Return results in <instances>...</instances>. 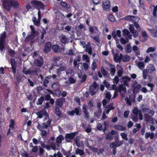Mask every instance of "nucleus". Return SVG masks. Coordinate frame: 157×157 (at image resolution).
Returning <instances> with one entry per match:
<instances>
[{
	"label": "nucleus",
	"mask_w": 157,
	"mask_h": 157,
	"mask_svg": "<svg viewBox=\"0 0 157 157\" xmlns=\"http://www.w3.org/2000/svg\"><path fill=\"white\" fill-rule=\"evenodd\" d=\"M44 5L42 2L33 0L27 3L26 6V8L27 11H29L30 9L34 10L36 8L39 10L40 8L44 9Z\"/></svg>",
	"instance_id": "obj_1"
},
{
	"label": "nucleus",
	"mask_w": 157,
	"mask_h": 157,
	"mask_svg": "<svg viewBox=\"0 0 157 157\" xmlns=\"http://www.w3.org/2000/svg\"><path fill=\"white\" fill-rule=\"evenodd\" d=\"M6 36L5 31H4L0 34V52L1 53H4L5 51L6 38Z\"/></svg>",
	"instance_id": "obj_2"
},
{
	"label": "nucleus",
	"mask_w": 157,
	"mask_h": 157,
	"mask_svg": "<svg viewBox=\"0 0 157 157\" xmlns=\"http://www.w3.org/2000/svg\"><path fill=\"white\" fill-rule=\"evenodd\" d=\"M117 91L119 92L120 95L122 98L125 96V94L127 92V89L126 86L124 84H120L117 88Z\"/></svg>",
	"instance_id": "obj_3"
},
{
	"label": "nucleus",
	"mask_w": 157,
	"mask_h": 157,
	"mask_svg": "<svg viewBox=\"0 0 157 157\" xmlns=\"http://www.w3.org/2000/svg\"><path fill=\"white\" fill-rule=\"evenodd\" d=\"M3 6L5 9L7 11H9L11 9L10 0H4L3 2Z\"/></svg>",
	"instance_id": "obj_4"
},
{
	"label": "nucleus",
	"mask_w": 157,
	"mask_h": 157,
	"mask_svg": "<svg viewBox=\"0 0 157 157\" xmlns=\"http://www.w3.org/2000/svg\"><path fill=\"white\" fill-rule=\"evenodd\" d=\"M77 132H76L66 134L65 137L66 140L67 142H71L70 140H68V139H69L70 140H72L74 138Z\"/></svg>",
	"instance_id": "obj_5"
},
{
	"label": "nucleus",
	"mask_w": 157,
	"mask_h": 157,
	"mask_svg": "<svg viewBox=\"0 0 157 157\" xmlns=\"http://www.w3.org/2000/svg\"><path fill=\"white\" fill-rule=\"evenodd\" d=\"M10 61L11 68L13 70L12 72L14 75H15L16 72V68L17 67V64L14 59L11 58Z\"/></svg>",
	"instance_id": "obj_6"
},
{
	"label": "nucleus",
	"mask_w": 157,
	"mask_h": 157,
	"mask_svg": "<svg viewBox=\"0 0 157 157\" xmlns=\"http://www.w3.org/2000/svg\"><path fill=\"white\" fill-rule=\"evenodd\" d=\"M79 109H80V107L75 108L74 110H72L71 111H68V113L69 115L72 116H74L75 113L77 115H80V114L79 113Z\"/></svg>",
	"instance_id": "obj_7"
},
{
	"label": "nucleus",
	"mask_w": 157,
	"mask_h": 157,
	"mask_svg": "<svg viewBox=\"0 0 157 157\" xmlns=\"http://www.w3.org/2000/svg\"><path fill=\"white\" fill-rule=\"evenodd\" d=\"M43 59L41 56L40 57L39 59H35L34 60V63L35 65L40 67L43 64Z\"/></svg>",
	"instance_id": "obj_8"
},
{
	"label": "nucleus",
	"mask_w": 157,
	"mask_h": 157,
	"mask_svg": "<svg viewBox=\"0 0 157 157\" xmlns=\"http://www.w3.org/2000/svg\"><path fill=\"white\" fill-rule=\"evenodd\" d=\"M51 43L50 42H47L45 45L44 51L47 53L48 52L51 48Z\"/></svg>",
	"instance_id": "obj_9"
},
{
	"label": "nucleus",
	"mask_w": 157,
	"mask_h": 157,
	"mask_svg": "<svg viewBox=\"0 0 157 157\" xmlns=\"http://www.w3.org/2000/svg\"><path fill=\"white\" fill-rule=\"evenodd\" d=\"M60 4L61 6L65 9L67 12L69 11V10H70L71 7L66 2L62 1L60 2Z\"/></svg>",
	"instance_id": "obj_10"
},
{
	"label": "nucleus",
	"mask_w": 157,
	"mask_h": 157,
	"mask_svg": "<svg viewBox=\"0 0 157 157\" xmlns=\"http://www.w3.org/2000/svg\"><path fill=\"white\" fill-rule=\"evenodd\" d=\"M83 112L84 114V117L88 119L89 118V113L87 111V106L84 104L82 107Z\"/></svg>",
	"instance_id": "obj_11"
},
{
	"label": "nucleus",
	"mask_w": 157,
	"mask_h": 157,
	"mask_svg": "<svg viewBox=\"0 0 157 157\" xmlns=\"http://www.w3.org/2000/svg\"><path fill=\"white\" fill-rule=\"evenodd\" d=\"M146 70L148 73H151L155 71V69L153 65L149 64L147 66Z\"/></svg>",
	"instance_id": "obj_12"
},
{
	"label": "nucleus",
	"mask_w": 157,
	"mask_h": 157,
	"mask_svg": "<svg viewBox=\"0 0 157 157\" xmlns=\"http://www.w3.org/2000/svg\"><path fill=\"white\" fill-rule=\"evenodd\" d=\"M51 123V121L48 119V121L46 122H44L42 124V127L43 128L47 129L49 127H50Z\"/></svg>",
	"instance_id": "obj_13"
},
{
	"label": "nucleus",
	"mask_w": 157,
	"mask_h": 157,
	"mask_svg": "<svg viewBox=\"0 0 157 157\" xmlns=\"http://www.w3.org/2000/svg\"><path fill=\"white\" fill-rule=\"evenodd\" d=\"M103 8L104 10H105L109 9L110 3L109 1H107L103 2Z\"/></svg>",
	"instance_id": "obj_14"
},
{
	"label": "nucleus",
	"mask_w": 157,
	"mask_h": 157,
	"mask_svg": "<svg viewBox=\"0 0 157 157\" xmlns=\"http://www.w3.org/2000/svg\"><path fill=\"white\" fill-rule=\"evenodd\" d=\"M66 70V67L64 66H62L59 67V68L57 69L56 73L59 76L61 74V72Z\"/></svg>",
	"instance_id": "obj_15"
},
{
	"label": "nucleus",
	"mask_w": 157,
	"mask_h": 157,
	"mask_svg": "<svg viewBox=\"0 0 157 157\" xmlns=\"http://www.w3.org/2000/svg\"><path fill=\"white\" fill-rule=\"evenodd\" d=\"M114 127L117 130L121 131H125L126 128L125 127L119 124H116L114 126Z\"/></svg>",
	"instance_id": "obj_16"
},
{
	"label": "nucleus",
	"mask_w": 157,
	"mask_h": 157,
	"mask_svg": "<svg viewBox=\"0 0 157 157\" xmlns=\"http://www.w3.org/2000/svg\"><path fill=\"white\" fill-rule=\"evenodd\" d=\"M11 6L14 8H17L19 6L18 3L16 0H10Z\"/></svg>",
	"instance_id": "obj_17"
},
{
	"label": "nucleus",
	"mask_w": 157,
	"mask_h": 157,
	"mask_svg": "<svg viewBox=\"0 0 157 157\" xmlns=\"http://www.w3.org/2000/svg\"><path fill=\"white\" fill-rule=\"evenodd\" d=\"M114 144V146L115 147H119L123 144V142L122 141H120L118 138H117L116 139L115 142H112Z\"/></svg>",
	"instance_id": "obj_18"
},
{
	"label": "nucleus",
	"mask_w": 157,
	"mask_h": 157,
	"mask_svg": "<svg viewBox=\"0 0 157 157\" xmlns=\"http://www.w3.org/2000/svg\"><path fill=\"white\" fill-rule=\"evenodd\" d=\"M129 29L130 32L133 35H135L136 34L137 35L138 34L136 30H135L133 25L130 24L129 25Z\"/></svg>",
	"instance_id": "obj_19"
},
{
	"label": "nucleus",
	"mask_w": 157,
	"mask_h": 157,
	"mask_svg": "<svg viewBox=\"0 0 157 157\" xmlns=\"http://www.w3.org/2000/svg\"><path fill=\"white\" fill-rule=\"evenodd\" d=\"M63 140V136L62 135H60L56 138V142L58 146H59V144L62 143V140Z\"/></svg>",
	"instance_id": "obj_20"
},
{
	"label": "nucleus",
	"mask_w": 157,
	"mask_h": 157,
	"mask_svg": "<svg viewBox=\"0 0 157 157\" xmlns=\"http://www.w3.org/2000/svg\"><path fill=\"white\" fill-rule=\"evenodd\" d=\"M63 105V100L60 98L57 99L56 101V106L60 107Z\"/></svg>",
	"instance_id": "obj_21"
},
{
	"label": "nucleus",
	"mask_w": 157,
	"mask_h": 157,
	"mask_svg": "<svg viewBox=\"0 0 157 157\" xmlns=\"http://www.w3.org/2000/svg\"><path fill=\"white\" fill-rule=\"evenodd\" d=\"M148 30L150 32L151 35L152 36L154 37H157V30L156 29H148Z\"/></svg>",
	"instance_id": "obj_22"
},
{
	"label": "nucleus",
	"mask_w": 157,
	"mask_h": 157,
	"mask_svg": "<svg viewBox=\"0 0 157 157\" xmlns=\"http://www.w3.org/2000/svg\"><path fill=\"white\" fill-rule=\"evenodd\" d=\"M59 38L62 43L65 44L67 43V39L65 35L62 34L59 36Z\"/></svg>",
	"instance_id": "obj_23"
},
{
	"label": "nucleus",
	"mask_w": 157,
	"mask_h": 157,
	"mask_svg": "<svg viewBox=\"0 0 157 157\" xmlns=\"http://www.w3.org/2000/svg\"><path fill=\"white\" fill-rule=\"evenodd\" d=\"M135 126L136 128H134L132 131V132L134 134H135L137 132L139 131L141 127L140 124H135Z\"/></svg>",
	"instance_id": "obj_24"
},
{
	"label": "nucleus",
	"mask_w": 157,
	"mask_h": 157,
	"mask_svg": "<svg viewBox=\"0 0 157 157\" xmlns=\"http://www.w3.org/2000/svg\"><path fill=\"white\" fill-rule=\"evenodd\" d=\"M32 21L33 22L34 25L39 26L40 25V19H38L37 20L36 17H33L32 18Z\"/></svg>",
	"instance_id": "obj_25"
},
{
	"label": "nucleus",
	"mask_w": 157,
	"mask_h": 157,
	"mask_svg": "<svg viewBox=\"0 0 157 157\" xmlns=\"http://www.w3.org/2000/svg\"><path fill=\"white\" fill-rule=\"evenodd\" d=\"M101 71L104 77L107 78L108 77L109 75L107 71L105 70L103 67H101Z\"/></svg>",
	"instance_id": "obj_26"
},
{
	"label": "nucleus",
	"mask_w": 157,
	"mask_h": 157,
	"mask_svg": "<svg viewBox=\"0 0 157 157\" xmlns=\"http://www.w3.org/2000/svg\"><path fill=\"white\" fill-rule=\"evenodd\" d=\"M54 94L58 97H60L61 94V91L60 87H57L54 90Z\"/></svg>",
	"instance_id": "obj_27"
},
{
	"label": "nucleus",
	"mask_w": 157,
	"mask_h": 157,
	"mask_svg": "<svg viewBox=\"0 0 157 157\" xmlns=\"http://www.w3.org/2000/svg\"><path fill=\"white\" fill-rule=\"evenodd\" d=\"M123 33L124 35L127 36L129 39H131L132 37V35L130 34L129 32L127 29H124L123 30Z\"/></svg>",
	"instance_id": "obj_28"
},
{
	"label": "nucleus",
	"mask_w": 157,
	"mask_h": 157,
	"mask_svg": "<svg viewBox=\"0 0 157 157\" xmlns=\"http://www.w3.org/2000/svg\"><path fill=\"white\" fill-rule=\"evenodd\" d=\"M113 60L116 63H120L121 61V60L119 58L118 54L117 53H116L114 55Z\"/></svg>",
	"instance_id": "obj_29"
},
{
	"label": "nucleus",
	"mask_w": 157,
	"mask_h": 157,
	"mask_svg": "<svg viewBox=\"0 0 157 157\" xmlns=\"http://www.w3.org/2000/svg\"><path fill=\"white\" fill-rule=\"evenodd\" d=\"M47 113L46 111L43 110L41 111L36 113V114L38 116V117L41 118H42L43 116Z\"/></svg>",
	"instance_id": "obj_30"
},
{
	"label": "nucleus",
	"mask_w": 157,
	"mask_h": 157,
	"mask_svg": "<svg viewBox=\"0 0 157 157\" xmlns=\"http://www.w3.org/2000/svg\"><path fill=\"white\" fill-rule=\"evenodd\" d=\"M116 71L115 67L113 65L111 66L110 68V74L112 76H114Z\"/></svg>",
	"instance_id": "obj_31"
},
{
	"label": "nucleus",
	"mask_w": 157,
	"mask_h": 157,
	"mask_svg": "<svg viewBox=\"0 0 157 157\" xmlns=\"http://www.w3.org/2000/svg\"><path fill=\"white\" fill-rule=\"evenodd\" d=\"M108 109H107L106 111V113L107 114H108L109 112L112 110L115 109V107L114 106H113V104L112 103H111L110 105H109L107 107Z\"/></svg>",
	"instance_id": "obj_32"
},
{
	"label": "nucleus",
	"mask_w": 157,
	"mask_h": 157,
	"mask_svg": "<svg viewBox=\"0 0 157 157\" xmlns=\"http://www.w3.org/2000/svg\"><path fill=\"white\" fill-rule=\"evenodd\" d=\"M61 151L63 154L66 156H70L71 155V151L70 150L66 151L63 148Z\"/></svg>",
	"instance_id": "obj_33"
},
{
	"label": "nucleus",
	"mask_w": 157,
	"mask_h": 157,
	"mask_svg": "<svg viewBox=\"0 0 157 157\" xmlns=\"http://www.w3.org/2000/svg\"><path fill=\"white\" fill-rule=\"evenodd\" d=\"M26 67H23L22 72L23 73L27 75L28 74H31L32 73V71L30 70H26Z\"/></svg>",
	"instance_id": "obj_34"
},
{
	"label": "nucleus",
	"mask_w": 157,
	"mask_h": 157,
	"mask_svg": "<svg viewBox=\"0 0 157 157\" xmlns=\"http://www.w3.org/2000/svg\"><path fill=\"white\" fill-rule=\"evenodd\" d=\"M114 144L113 143H111L110 144L109 147L110 148H113V154L114 155H115L116 154L117 151H116V147H115L114 146Z\"/></svg>",
	"instance_id": "obj_35"
},
{
	"label": "nucleus",
	"mask_w": 157,
	"mask_h": 157,
	"mask_svg": "<svg viewBox=\"0 0 157 157\" xmlns=\"http://www.w3.org/2000/svg\"><path fill=\"white\" fill-rule=\"evenodd\" d=\"M108 18L109 20L113 22H114L115 20L114 16L112 14H110L108 15Z\"/></svg>",
	"instance_id": "obj_36"
},
{
	"label": "nucleus",
	"mask_w": 157,
	"mask_h": 157,
	"mask_svg": "<svg viewBox=\"0 0 157 157\" xmlns=\"http://www.w3.org/2000/svg\"><path fill=\"white\" fill-rule=\"evenodd\" d=\"M61 59V57L59 56L55 57H53L54 64H55V65L57 67L59 66V65L57 64V62L59 61Z\"/></svg>",
	"instance_id": "obj_37"
},
{
	"label": "nucleus",
	"mask_w": 157,
	"mask_h": 157,
	"mask_svg": "<svg viewBox=\"0 0 157 157\" xmlns=\"http://www.w3.org/2000/svg\"><path fill=\"white\" fill-rule=\"evenodd\" d=\"M75 153L76 154H79L80 155H82L84 154V151L82 149L77 148L75 151Z\"/></svg>",
	"instance_id": "obj_38"
},
{
	"label": "nucleus",
	"mask_w": 157,
	"mask_h": 157,
	"mask_svg": "<svg viewBox=\"0 0 157 157\" xmlns=\"http://www.w3.org/2000/svg\"><path fill=\"white\" fill-rule=\"evenodd\" d=\"M44 100V97L43 96H41L39 98H38V101L36 102V104L37 105H41L42 104Z\"/></svg>",
	"instance_id": "obj_39"
},
{
	"label": "nucleus",
	"mask_w": 157,
	"mask_h": 157,
	"mask_svg": "<svg viewBox=\"0 0 157 157\" xmlns=\"http://www.w3.org/2000/svg\"><path fill=\"white\" fill-rule=\"evenodd\" d=\"M15 121L13 119H11L10 120V123L9 125L10 128H11L12 129H14V128Z\"/></svg>",
	"instance_id": "obj_40"
},
{
	"label": "nucleus",
	"mask_w": 157,
	"mask_h": 157,
	"mask_svg": "<svg viewBox=\"0 0 157 157\" xmlns=\"http://www.w3.org/2000/svg\"><path fill=\"white\" fill-rule=\"evenodd\" d=\"M137 65L139 69L141 70L143 69L145 66L143 62H139L137 64Z\"/></svg>",
	"instance_id": "obj_41"
},
{
	"label": "nucleus",
	"mask_w": 157,
	"mask_h": 157,
	"mask_svg": "<svg viewBox=\"0 0 157 157\" xmlns=\"http://www.w3.org/2000/svg\"><path fill=\"white\" fill-rule=\"evenodd\" d=\"M55 113L58 116H60L61 115V113L60 110L59 108L57 107H56L55 109Z\"/></svg>",
	"instance_id": "obj_42"
},
{
	"label": "nucleus",
	"mask_w": 157,
	"mask_h": 157,
	"mask_svg": "<svg viewBox=\"0 0 157 157\" xmlns=\"http://www.w3.org/2000/svg\"><path fill=\"white\" fill-rule=\"evenodd\" d=\"M59 48V46L58 45H54L52 47V49L55 53H57L58 52Z\"/></svg>",
	"instance_id": "obj_43"
},
{
	"label": "nucleus",
	"mask_w": 157,
	"mask_h": 157,
	"mask_svg": "<svg viewBox=\"0 0 157 157\" xmlns=\"http://www.w3.org/2000/svg\"><path fill=\"white\" fill-rule=\"evenodd\" d=\"M130 57L128 55L123 56V58L122 59L123 62H128L130 60Z\"/></svg>",
	"instance_id": "obj_44"
},
{
	"label": "nucleus",
	"mask_w": 157,
	"mask_h": 157,
	"mask_svg": "<svg viewBox=\"0 0 157 157\" xmlns=\"http://www.w3.org/2000/svg\"><path fill=\"white\" fill-rule=\"evenodd\" d=\"M8 53L10 56L11 57H13L15 55V53L14 50L11 49H9L8 50Z\"/></svg>",
	"instance_id": "obj_45"
},
{
	"label": "nucleus",
	"mask_w": 157,
	"mask_h": 157,
	"mask_svg": "<svg viewBox=\"0 0 157 157\" xmlns=\"http://www.w3.org/2000/svg\"><path fill=\"white\" fill-rule=\"evenodd\" d=\"M123 82H128L130 80V78L127 76L122 77L121 78Z\"/></svg>",
	"instance_id": "obj_46"
},
{
	"label": "nucleus",
	"mask_w": 157,
	"mask_h": 157,
	"mask_svg": "<svg viewBox=\"0 0 157 157\" xmlns=\"http://www.w3.org/2000/svg\"><path fill=\"white\" fill-rule=\"evenodd\" d=\"M80 138L79 136H77L74 139L75 143L78 147L80 146V145L78 142V141L80 139Z\"/></svg>",
	"instance_id": "obj_47"
},
{
	"label": "nucleus",
	"mask_w": 157,
	"mask_h": 157,
	"mask_svg": "<svg viewBox=\"0 0 157 157\" xmlns=\"http://www.w3.org/2000/svg\"><path fill=\"white\" fill-rule=\"evenodd\" d=\"M111 95L110 94V92L107 91L105 94V98L108 100H110L111 98Z\"/></svg>",
	"instance_id": "obj_48"
},
{
	"label": "nucleus",
	"mask_w": 157,
	"mask_h": 157,
	"mask_svg": "<svg viewBox=\"0 0 157 157\" xmlns=\"http://www.w3.org/2000/svg\"><path fill=\"white\" fill-rule=\"evenodd\" d=\"M133 17H134L132 18V22L134 23L135 22H138L139 20H140V18L136 16H133Z\"/></svg>",
	"instance_id": "obj_49"
},
{
	"label": "nucleus",
	"mask_w": 157,
	"mask_h": 157,
	"mask_svg": "<svg viewBox=\"0 0 157 157\" xmlns=\"http://www.w3.org/2000/svg\"><path fill=\"white\" fill-rule=\"evenodd\" d=\"M120 135L121 136L122 138L126 141L128 140L127 138V135L125 133L122 132L120 134Z\"/></svg>",
	"instance_id": "obj_50"
},
{
	"label": "nucleus",
	"mask_w": 157,
	"mask_h": 157,
	"mask_svg": "<svg viewBox=\"0 0 157 157\" xmlns=\"http://www.w3.org/2000/svg\"><path fill=\"white\" fill-rule=\"evenodd\" d=\"M133 17H133V16L127 15L124 17V19L127 21H132V18Z\"/></svg>",
	"instance_id": "obj_51"
},
{
	"label": "nucleus",
	"mask_w": 157,
	"mask_h": 157,
	"mask_svg": "<svg viewBox=\"0 0 157 157\" xmlns=\"http://www.w3.org/2000/svg\"><path fill=\"white\" fill-rule=\"evenodd\" d=\"M98 86V85L95 82H94L93 84L90 86V88H92L93 89H95Z\"/></svg>",
	"instance_id": "obj_52"
},
{
	"label": "nucleus",
	"mask_w": 157,
	"mask_h": 157,
	"mask_svg": "<svg viewBox=\"0 0 157 157\" xmlns=\"http://www.w3.org/2000/svg\"><path fill=\"white\" fill-rule=\"evenodd\" d=\"M113 81L114 84H117L119 82V79L117 76L115 77L113 79Z\"/></svg>",
	"instance_id": "obj_53"
},
{
	"label": "nucleus",
	"mask_w": 157,
	"mask_h": 157,
	"mask_svg": "<svg viewBox=\"0 0 157 157\" xmlns=\"http://www.w3.org/2000/svg\"><path fill=\"white\" fill-rule=\"evenodd\" d=\"M153 13V15L157 18V5L154 7Z\"/></svg>",
	"instance_id": "obj_54"
},
{
	"label": "nucleus",
	"mask_w": 157,
	"mask_h": 157,
	"mask_svg": "<svg viewBox=\"0 0 157 157\" xmlns=\"http://www.w3.org/2000/svg\"><path fill=\"white\" fill-rule=\"evenodd\" d=\"M51 87L52 89H55L57 87H60L59 86V83L55 82L53 83Z\"/></svg>",
	"instance_id": "obj_55"
},
{
	"label": "nucleus",
	"mask_w": 157,
	"mask_h": 157,
	"mask_svg": "<svg viewBox=\"0 0 157 157\" xmlns=\"http://www.w3.org/2000/svg\"><path fill=\"white\" fill-rule=\"evenodd\" d=\"M49 82V80L45 78L44 79L43 83V85L44 87H46L47 86V84Z\"/></svg>",
	"instance_id": "obj_56"
},
{
	"label": "nucleus",
	"mask_w": 157,
	"mask_h": 157,
	"mask_svg": "<svg viewBox=\"0 0 157 157\" xmlns=\"http://www.w3.org/2000/svg\"><path fill=\"white\" fill-rule=\"evenodd\" d=\"M146 85L148 87L151 88L150 91H152L153 90V88L154 87L155 85L154 84L151 83H147Z\"/></svg>",
	"instance_id": "obj_57"
},
{
	"label": "nucleus",
	"mask_w": 157,
	"mask_h": 157,
	"mask_svg": "<svg viewBox=\"0 0 157 157\" xmlns=\"http://www.w3.org/2000/svg\"><path fill=\"white\" fill-rule=\"evenodd\" d=\"M155 48L152 47H149L146 50V52L148 53L150 52H153L155 51Z\"/></svg>",
	"instance_id": "obj_58"
},
{
	"label": "nucleus",
	"mask_w": 157,
	"mask_h": 157,
	"mask_svg": "<svg viewBox=\"0 0 157 157\" xmlns=\"http://www.w3.org/2000/svg\"><path fill=\"white\" fill-rule=\"evenodd\" d=\"M141 35L143 37L147 39V34L145 31H142L141 33Z\"/></svg>",
	"instance_id": "obj_59"
},
{
	"label": "nucleus",
	"mask_w": 157,
	"mask_h": 157,
	"mask_svg": "<svg viewBox=\"0 0 157 157\" xmlns=\"http://www.w3.org/2000/svg\"><path fill=\"white\" fill-rule=\"evenodd\" d=\"M83 60H86V62H89V58L87 55H84L82 56Z\"/></svg>",
	"instance_id": "obj_60"
},
{
	"label": "nucleus",
	"mask_w": 157,
	"mask_h": 157,
	"mask_svg": "<svg viewBox=\"0 0 157 157\" xmlns=\"http://www.w3.org/2000/svg\"><path fill=\"white\" fill-rule=\"evenodd\" d=\"M97 65L96 63L94 61L93 62L91 67V69L92 70H95V68H96Z\"/></svg>",
	"instance_id": "obj_61"
},
{
	"label": "nucleus",
	"mask_w": 157,
	"mask_h": 157,
	"mask_svg": "<svg viewBox=\"0 0 157 157\" xmlns=\"http://www.w3.org/2000/svg\"><path fill=\"white\" fill-rule=\"evenodd\" d=\"M145 120L147 122H148L151 121V117L148 114L145 115Z\"/></svg>",
	"instance_id": "obj_62"
},
{
	"label": "nucleus",
	"mask_w": 157,
	"mask_h": 157,
	"mask_svg": "<svg viewBox=\"0 0 157 157\" xmlns=\"http://www.w3.org/2000/svg\"><path fill=\"white\" fill-rule=\"evenodd\" d=\"M113 138L112 136L109 133L105 134V139L107 140H110Z\"/></svg>",
	"instance_id": "obj_63"
},
{
	"label": "nucleus",
	"mask_w": 157,
	"mask_h": 157,
	"mask_svg": "<svg viewBox=\"0 0 157 157\" xmlns=\"http://www.w3.org/2000/svg\"><path fill=\"white\" fill-rule=\"evenodd\" d=\"M125 100L128 105H132L131 101L128 97H127L125 98Z\"/></svg>",
	"instance_id": "obj_64"
}]
</instances>
